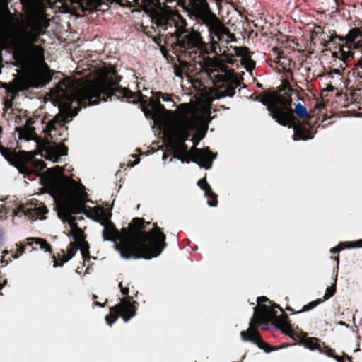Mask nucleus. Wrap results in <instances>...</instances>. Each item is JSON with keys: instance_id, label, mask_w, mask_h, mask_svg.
I'll return each instance as SVG.
<instances>
[{"instance_id": "f257e3e1", "label": "nucleus", "mask_w": 362, "mask_h": 362, "mask_svg": "<svg viewBox=\"0 0 362 362\" xmlns=\"http://www.w3.org/2000/svg\"><path fill=\"white\" fill-rule=\"evenodd\" d=\"M151 21L156 25L159 33L165 35V44L170 45L175 54L199 63L202 67L211 69L215 66V61L206 56L209 53L218 54L217 49L221 44H228L235 41V36L230 41L211 38L209 30L210 46L203 41L199 32L187 28V21L177 11L153 10L151 13Z\"/></svg>"}, {"instance_id": "f03ea898", "label": "nucleus", "mask_w": 362, "mask_h": 362, "mask_svg": "<svg viewBox=\"0 0 362 362\" xmlns=\"http://www.w3.org/2000/svg\"><path fill=\"white\" fill-rule=\"evenodd\" d=\"M151 222L143 218H134L128 228H122L119 232L110 219L103 225V238L105 240L113 241L116 249L125 259H150L158 257L166 247L165 234L157 223L153 228L146 230Z\"/></svg>"}, {"instance_id": "7ed1b4c3", "label": "nucleus", "mask_w": 362, "mask_h": 362, "mask_svg": "<svg viewBox=\"0 0 362 362\" xmlns=\"http://www.w3.org/2000/svg\"><path fill=\"white\" fill-rule=\"evenodd\" d=\"M294 91L289 81L283 80L277 90H268L259 94L256 100L267 107L269 115L280 125L293 128V139L308 140L313 138L314 132L309 122H300L296 119L309 117L306 107L300 103L292 108L291 94Z\"/></svg>"}, {"instance_id": "20e7f679", "label": "nucleus", "mask_w": 362, "mask_h": 362, "mask_svg": "<svg viewBox=\"0 0 362 362\" xmlns=\"http://www.w3.org/2000/svg\"><path fill=\"white\" fill-rule=\"evenodd\" d=\"M120 80L121 76H118L115 83L98 81L90 84L82 91L81 103L98 104L100 101H107L115 96L117 99L126 98L134 104L140 103L142 111L148 118L156 119L166 111L156 92L152 91L153 95L148 98L139 90L132 92L122 88L118 85Z\"/></svg>"}, {"instance_id": "39448f33", "label": "nucleus", "mask_w": 362, "mask_h": 362, "mask_svg": "<svg viewBox=\"0 0 362 362\" xmlns=\"http://www.w3.org/2000/svg\"><path fill=\"white\" fill-rule=\"evenodd\" d=\"M270 322L285 334L293 339L298 337V334L292 329L288 316L284 313L281 307L274 303L272 306L260 305L258 308H254V314L248 329L240 332L241 339L244 341L256 344L267 353L276 350V348L270 346L262 339L257 329L260 325H263L261 328L262 330L267 329V326Z\"/></svg>"}, {"instance_id": "423d86ee", "label": "nucleus", "mask_w": 362, "mask_h": 362, "mask_svg": "<svg viewBox=\"0 0 362 362\" xmlns=\"http://www.w3.org/2000/svg\"><path fill=\"white\" fill-rule=\"evenodd\" d=\"M139 6H148L156 3L163 4L167 7L173 5L168 4L176 3L184 8L189 17L197 24L205 25L209 28L211 38L218 37V40L230 41L234 38V34L214 13L206 0H132Z\"/></svg>"}, {"instance_id": "0eeeda50", "label": "nucleus", "mask_w": 362, "mask_h": 362, "mask_svg": "<svg viewBox=\"0 0 362 362\" xmlns=\"http://www.w3.org/2000/svg\"><path fill=\"white\" fill-rule=\"evenodd\" d=\"M56 168L62 174L60 180L55 187L54 193L58 199V216L64 223H67L72 230L82 233L78 227L76 218L73 214L83 212V203L88 202V195L82 184L63 174L64 169L59 166Z\"/></svg>"}, {"instance_id": "6e6552de", "label": "nucleus", "mask_w": 362, "mask_h": 362, "mask_svg": "<svg viewBox=\"0 0 362 362\" xmlns=\"http://www.w3.org/2000/svg\"><path fill=\"white\" fill-rule=\"evenodd\" d=\"M42 34L41 23L35 22L19 28L15 34H6L4 41L6 46L13 51L16 60L23 63L43 60L44 48L35 45Z\"/></svg>"}, {"instance_id": "1a4fd4ad", "label": "nucleus", "mask_w": 362, "mask_h": 362, "mask_svg": "<svg viewBox=\"0 0 362 362\" xmlns=\"http://www.w3.org/2000/svg\"><path fill=\"white\" fill-rule=\"evenodd\" d=\"M95 82H90L79 89L76 93L74 92V87L69 79H63L56 87V97L69 110V112H61L55 115L49 120L44 128V132L49 134L53 130H56L58 127H62L65 123L68 122L74 116H76L78 110H72L71 105L74 100H78V104L81 107L93 105V104L82 103V91L87 86Z\"/></svg>"}, {"instance_id": "9d476101", "label": "nucleus", "mask_w": 362, "mask_h": 362, "mask_svg": "<svg viewBox=\"0 0 362 362\" xmlns=\"http://www.w3.org/2000/svg\"><path fill=\"white\" fill-rule=\"evenodd\" d=\"M170 148L174 158L187 163L192 161L205 169L211 168L213 161L217 156V153L211 152L209 147L197 148L192 146L189 150L185 142H172Z\"/></svg>"}, {"instance_id": "9b49d317", "label": "nucleus", "mask_w": 362, "mask_h": 362, "mask_svg": "<svg viewBox=\"0 0 362 362\" xmlns=\"http://www.w3.org/2000/svg\"><path fill=\"white\" fill-rule=\"evenodd\" d=\"M179 110L182 113V122L175 130L176 141L173 142H185L191 136L190 132L197 129L199 122L203 117H188L189 105L183 103L179 105Z\"/></svg>"}, {"instance_id": "f8f14e48", "label": "nucleus", "mask_w": 362, "mask_h": 362, "mask_svg": "<svg viewBox=\"0 0 362 362\" xmlns=\"http://www.w3.org/2000/svg\"><path fill=\"white\" fill-rule=\"evenodd\" d=\"M136 303L132 297H124L120 303L110 308V313L105 317L107 323L112 325L119 316L124 322L129 321L136 315Z\"/></svg>"}, {"instance_id": "ddd939ff", "label": "nucleus", "mask_w": 362, "mask_h": 362, "mask_svg": "<svg viewBox=\"0 0 362 362\" xmlns=\"http://www.w3.org/2000/svg\"><path fill=\"white\" fill-rule=\"evenodd\" d=\"M219 81L222 84L214 94V99H219L226 96L233 97L235 93V88L240 86L242 82L237 76L229 74L219 76Z\"/></svg>"}, {"instance_id": "4468645a", "label": "nucleus", "mask_w": 362, "mask_h": 362, "mask_svg": "<svg viewBox=\"0 0 362 362\" xmlns=\"http://www.w3.org/2000/svg\"><path fill=\"white\" fill-rule=\"evenodd\" d=\"M302 334L301 337L298 335V338H300L305 347L312 351L317 350L320 353L334 358L337 362H344L343 357L335 354L334 350L327 346L325 342L321 341L320 339L308 337L305 334Z\"/></svg>"}, {"instance_id": "2eb2a0df", "label": "nucleus", "mask_w": 362, "mask_h": 362, "mask_svg": "<svg viewBox=\"0 0 362 362\" xmlns=\"http://www.w3.org/2000/svg\"><path fill=\"white\" fill-rule=\"evenodd\" d=\"M339 49L343 48L349 57L353 58V53L351 49H359L362 47V30L360 28H354L349 30L345 37H339Z\"/></svg>"}, {"instance_id": "dca6fc26", "label": "nucleus", "mask_w": 362, "mask_h": 362, "mask_svg": "<svg viewBox=\"0 0 362 362\" xmlns=\"http://www.w3.org/2000/svg\"><path fill=\"white\" fill-rule=\"evenodd\" d=\"M18 213L22 214L27 216L30 220L45 219V214L48 213L47 206L42 202L27 203L21 204L18 207Z\"/></svg>"}, {"instance_id": "f3484780", "label": "nucleus", "mask_w": 362, "mask_h": 362, "mask_svg": "<svg viewBox=\"0 0 362 362\" xmlns=\"http://www.w3.org/2000/svg\"><path fill=\"white\" fill-rule=\"evenodd\" d=\"M87 202L83 203V212L88 218L100 223L101 225L105 223L110 218L111 214H107L103 207L98 206L90 209H87L88 206L86 205Z\"/></svg>"}, {"instance_id": "a211bd4d", "label": "nucleus", "mask_w": 362, "mask_h": 362, "mask_svg": "<svg viewBox=\"0 0 362 362\" xmlns=\"http://www.w3.org/2000/svg\"><path fill=\"white\" fill-rule=\"evenodd\" d=\"M272 52L274 56L273 62L285 71L286 78L291 76L293 78V72L289 68L291 63V59L286 57L278 47H274ZM287 80L288 81V78Z\"/></svg>"}, {"instance_id": "6ab92c4d", "label": "nucleus", "mask_w": 362, "mask_h": 362, "mask_svg": "<svg viewBox=\"0 0 362 362\" xmlns=\"http://www.w3.org/2000/svg\"><path fill=\"white\" fill-rule=\"evenodd\" d=\"M78 249L79 245L78 244V241L71 242L69 247L67 248V254L65 253L64 250H61L62 253H58V259L60 262L56 260V257L53 255L52 258L54 259V267H62L65 262H67L76 255Z\"/></svg>"}, {"instance_id": "aec40b11", "label": "nucleus", "mask_w": 362, "mask_h": 362, "mask_svg": "<svg viewBox=\"0 0 362 362\" xmlns=\"http://www.w3.org/2000/svg\"><path fill=\"white\" fill-rule=\"evenodd\" d=\"M333 56L336 57V59L334 60L332 66H336L337 62H340V64L338 68H332L331 71L332 73H334L338 75L342 74L343 71L345 70L347 66V60L350 58L349 57V53L346 54V50L343 48L339 49V52H333Z\"/></svg>"}, {"instance_id": "412c9836", "label": "nucleus", "mask_w": 362, "mask_h": 362, "mask_svg": "<svg viewBox=\"0 0 362 362\" xmlns=\"http://www.w3.org/2000/svg\"><path fill=\"white\" fill-rule=\"evenodd\" d=\"M53 75L50 72V70L48 71H39L34 73L30 76V81L31 85L33 87H42L49 82H50L52 79Z\"/></svg>"}, {"instance_id": "4be33fe9", "label": "nucleus", "mask_w": 362, "mask_h": 362, "mask_svg": "<svg viewBox=\"0 0 362 362\" xmlns=\"http://www.w3.org/2000/svg\"><path fill=\"white\" fill-rule=\"evenodd\" d=\"M35 119L33 117L28 118L25 125L21 127H16V131L18 132L19 138L25 139L26 140L32 139L35 134V128L32 125L35 123Z\"/></svg>"}, {"instance_id": "5701e85b", "label": "nucleus", "mask_w": 362, "mask_h": 362, "mask_svg": "<svg viewBox=\"0 0 362 362\" xmlns=\"http://www.w3.org/2000/svg\"><path fill=\"white\" fill-rule=\"evenodd\" d=\"M16 249L13 252L12 250H11L9 252L6 250H4L2 252L3 255L1 257L0 262L1 264H4L5 265H7L8 263V260L6 259V255L8 254L9 252L11 253L12 258L17 259L20 256L23 255L25 253V247L29 246L26 244V240L25 241V243L23 244L21 243H18L16 245ZM11 259H9V262H11Z\"/></svg>"}, {"instance_id": "b1692460", "label": "nucleus", "mask_w": 362, "mask_h": 362, "mask_svg": "<svg viewBox=\"0 0 362 362\" xmlns=\"http://www.w3.org/2000/svg\"><path fill=\"white\" fill-rule=\"evenodd\" d=\"M340 36L337 35H329V33L323 31L317 37H316L315 42H318L322 47H329L331 44H334L337 39L339 40Z\"/></svg>"}, {"instance_id": "393cba45", "label": "nucleus", "mask_w": 362, "mask_h": 362, "mask_svg": "<svg viewBox=\"0 0 362 362\" xmlns=\"http://www.w3.org/2000/svg\"><path fill=\"white\" fill-rule=\"evenodd\" d=\"M199 117H204V119L202 120H200V122H199V124H202L203 127H204V129L202 130H199V131L197 132L194 134V136H193L192 140L193 141V143H194V146H195V147H197V146L198 145L199 142L202 139H204V137L205 136V134L206 133V130L208 129V123L211 120V118H208V117H206L205 115H200Z\"/></svg>"}, {"instance_id": "a878e982", "label": "nucleus", "mask_w": 362, "mask_h": 362, "mask_svg": "<svg viewBox=\"0 0 362 362\" xmlns=\"http://www.w3.org/2000/svg\"><path fill=\"white\" fill-rule=\"evenodd\" d=\"M362 247V238L356 241L340 242L339 244L330 250L332 254L338 253L344 249Z\"/></svg>"}, {"instance_id": "bb28decb", "label": "nucleus", "mask_w": 362, "mask_h": 362, "mask_svg": "<svg viewBox=\"0 0 362 362\" xmlns=\"http://www.w3.org/2000/svg\"><path fill=\"white\" fill-rule=\"evenodd\" d=\"M26 244L29 246H33L35 244V245H39L40 248L45 252H52L50 244H49L45 239L42 238H26Z\"/></svg>"}, {"instance_id": "cd10ccee", "label": "nucleus", "mask_w": 362, "mask_h": 362, "mask_svg": "<svg viewBox=\"0 0 362 362\" xmlns=\"http://www.w3.org/2000/svg\"><path fill=\"white\" fill-rule=\"evenodd\" d=\"M349 76H353L356 78V82L358 83V86L362 88V57L358 61L356 66L349 72Z\"/></svg>"}, {"instance_id": "c85d7f7f", "label": "nucleus", "mask_w": 362, "mask_h": 362, "mask_svg": "<svg viewBox=\"0 0 362 362\" xmlns=\"http://www.w3.org/2000/svg\"><path fill=\"white\" fill-rule=\"evenodd\" d=\"M323 303L321 298H318L316 300L310 302L308 304L305 305L303 308L298 311H295L291 306H286V310L288 311L291 312L292 313H300L302 312H307L309 311L313 308H315L316 306L320 305V303Z\"/></svg>"}, {"instance_id": "c756f323", "label": "nucleus", "mask_w": 362, "mask_h": 362, "mask_svg": "<svg viewBox=\"0 0 362 362\" xmlns=\"http://www.w3.org/2000/svg\"><path fill=\"white\" fill-rule=\"evenodd\" d=\"M79 249L84 259L90 258L89 244L85 240H78Z\"/></svg>"}, {"instance_id": "7c9ffc66", "label": "nucleus", "mask_w": 362, "mask_h": 362, "mask_svg": "<svg viewBox=\"0 0 362 362\" xmlns=\"http://www.w3.org/2000/svg\"><path fill=\"white\" fill-rule=\"evenodd\" d=\"M337 276H336L334 282L332 284V286L328 287L326 289L325 294L324 295L323 298H321L322 302L329 299L331 297H332L336 293V291H337Z\"/></svg>"}, {"instance_id": "2f4dec72", "label": "nucleus", "mask_w": 362, "mask_h": 362, "mask_svg": "<svg viewBox=\"0 0 362 362\" xmlns=\"http://www.w3.org/2000/svg\"><path fill=\"white\" fill-rule=\"evenodd\" d=\"M204 194L207 197V203L209 206H217L218 196L212 191L211 188H210V192H209V193H207V192H206V193Z\"/></svg>"}, {"instance_id": "473e14b6", "label": "nucleus", "mask_w": 362, "mask_h": 362, "mask_svg": "<svg viewBox=\"0 0 362 362\" xmlns=\"http://www.w3.org/2000/svg\"><path fill=\"white\" fill-rule=\"evenodd\" d=\"M242 64L247 71H252L255 68V62L247 56L243 57Z\"/></svg>"}, {"instance_id": "72a5a7b5", "label": "nucleus", "mask_w": 362, "mask_h": 362, "mask_svg": "<svg viewBox=\"0 0 362 362\" xmlns=\"http://www.w3.org/2000/svg\"><path fill=\"white\" fill-rule=\"evenodd\" d=\"M54 153L57 158L66 156L68 153V148L63 144H60L54 149Z\"/></svg>"}, {"instance_id": "f704fd0d", "label": "nucleus", "mask_w": 362, "mask_h": 362, "mask_svg": "<svg viewBox=\"0 0 362 362\" xmlns=\"http://www.w3.org/2000/svg\"><path fill=\"white\" fill-rule=\"evenodd\" d=\"M324 31L323 28L320 25H315L312 32L310 39L311 41L315 44V39L321 33Z\"/></svg>"}, {"instance_id": "c9c22d12", "label": "nucleus", "mask_w": 362, "mask_h": 362, "mask_svg": "<svg viewBox=\"0 0 362 362\" xmlns=\"http://www.w3.org/2000/svg\"><path fill=\"white\" fill-rule=\"evenodd\" d=\"M197 185L198 186L202 189L204 191V194L206 193V192H207V193H209V192H210V188H211V186L209 185V184L207 182L206 178H202V179H200L198 182H197Z\"/></svg>"}, {"instance_id": "e433bc0d", "label": "nucleus", "mask_w": 362, "mask_h": 362, "mask_svg": "<svg viewBox=\"0 0 362 362\" xmlns=\"http://www.w3.org/2000/svg\"><path fill=\"white\" fill-rule=\"evenodd\" d=\"M15 93L12 92L11 98H6L4 101V105L6 109H10L13 106V100L14 99Z\"/></svg>"}, {"instance_id": "4c0bfd02", "label": "nucleus", "mask_w": 362, "mask_h": 362, "mask_svg": "<svg viewBox=\"0 0 362 362\" xmlns=\"http://www.w3.org/2000/svg\"><path fill=\"white\" fill-rule=\"evenodd\" d=\"M156 94L157 95V96L159 98V100L160 98H162L163 100L165 101V102L171 101L172 100L171 95L168 94V93H162L160 91H158V92H156Z\"/></svg>"}, {"instance_id": "58836bf2", "label": "nucleus", "mask_w": 362, "mask_h": 362, "mask_svg": "<svg viewBox=\"0 0 362 362\" xmlns=\"http://www.w3.org/2000/svg\"><path fill=\"white\" fill-rule=\"evenodd\" d=\"M334 90H335V88L333 86L329 85V86H327L326 89H323L322 90V93H321L322 96V97H326V96H327V92H329V91H334Z\"/></svg>"}, {"instance_id": "ea45409f", "label": "nucleus", "mask_w": 362, "mask_h": 362, "mask_svg": "<svg viewBox=\"0 0 362 362\" xmlns=\"http://www.w3.org/2000/svg\"><path fill=\"white\" fill-rule=\"evenodd\" d=\"M6 284H7L6 278L5 277L4 274H3L1 273V272L0 271V284H2V285H0L1 290L6 285Z\"/></svg>"}, {"instance_id": "a19ab883", "label": "nucleus", "mask_w": 362, "mask_h": 362, "mask_svg": "<svg viewBox=\"0 0 362 362\" xmlns=\"http://www.w3.org/2000/svg\"><path fill=\"white\" fill-rule=\"evenodd\" d=\"M257 301L258 303V305L256 308H258L260 305H264L263 303H266L268 301L270 302L269 298L266 296L258 297Z\"/></svg>"}, {"instance_id": "79ce46f5", "label": "nucleus", "mask_w": 362, "mask_h": 362, "mask_svg": "<svg viewBox=\"0 0 362 362\" xmlns=\"http://www.w3.org/2000/svg\"><path fill=\"white\" fill-rule=\"evenodd\" d=\"M121 292H122V293L124 296H127L126 297H129V296H128V294H129V288H128V287H124V288L121 290Z\"/></svg>"}, {"instance_id": "37998d69", "label": "nucleus", "mask_w": 362, "mask_h": 362, "mask_svg": "<svg viewBox=\"0 0 362 362\" xmlns=\"http://www.w3.org/2000/svg\"><path fill=\"white\" fill-rule=\"evenodd\" d=\"M331 258H332V257H331ZM333 259L337 261V266L339 265V256H336L334 257H333Z\"/></svg>"}, {"instance_id": "c03bdc74", "label": "nucleus", "mask_w": 362, "mask_h": 362, "mask_svg": "<svg viewBox=\"0 0 362 362\" xmlns=\"http://www.w3.org/2000/svg\"><path fill=\"white\" fill-rule=\"evenodd\" d=\"M338 324L341 325V326H346V327H348V325H346V322H344V321H340V322H339Z\"/></svg>"}, {"instance_id": "a18cd8bd", "label": "nucleus", "mask_w": 362, "mask_h": 362, "mask_svg": "<svg viewBox=\"0 0 362 362\" xmlns=\"http://www.w3.org/2000/svg\"><path fill=\"white\" fill-rule=\"evenodd\" d=\"M139 161H140V159H139V158H137V159L134 161V163L132 165V166H134V165H135L138 164V163H139Z\"/></svg>"}, {"instance_id": "49530a36", "label": "nucleus", "mask_w": 362, "mask_h": 362, "mask_svg": "<svg viewBox=\"0 0 362 362\" xmlns=\"http://www.w3.org/2000/svg\"><path fill=\"white\" fill-rule=\"evenodd\" d=\"M95 304L96 305H98V306H100V307H104V306H105V305H104V304H101V303H99V302H95Z\"/></svg>"}, {"instance_id": "de8ad7c7", "label": "nucleus", "mask_w": 362, "mask_h": 362, "mask_svg": "<svg viewBox=\"0 0 362 362\" xmlns=\"http://www.w3.org/2000/svg\"><path fill=\"white\" fill-rule=\"evenodd\" d=\"M168 156V154H167V153H164V154H163V160L167 159Z\"/></svg>"}, {"instance_id": "09e8293b", "label": "nucleus", "mask_w": 362, "mask_h": 362, "mask_svg": "<svg viewBox=\"0 0 362 362\" xmlns=\"http://www.w3.org/2000/svg\"><path fill=\"white\" fill-rule=\"evenodd\" d=\"M119 287L120 290H122L124 288L123 286H122V282H120L119 284Z\"/></svg>"}, {"instance_id": "8fccbe9b", "label": "nucleus", "mask_w": 362, "mask_h": 362, "mask_svg": "<svg viewBox=\"0 0 362 362\" xmlns=\"http://www.w3.org/2000/svg\"><path fill=\"white\" fill-rule=\"evenodd\" d=\"M257 85V86H258L259 88H262V84H260V83H258Z\"/></svg>"}, {"instance_id": "3c124183", "label": "nucleus", "mask_w": 362, "mask_h": 362, "mask_svg": "<svg viewBox=\"0 0 362 362\" xmlns=\"http://www.w3.org/2000/svg\"><path fill=\"white\" fill-rule=\"evenodd\" d=\"M98 298V297H97V296H96V295H93V299H95V298Z\"/></svg>"}, {"instance_id": "603ef678", "label": "nucleus", "mask_w": 362, "mask_h": 362, "mask_svg": "<svg viewBox=\"0 0 362 362\" xmlns=\"http://www.w3.org/2000/svg\"><path fill=\"white\" fill-rule=\"evenodd\" d=\"M32 250H37V248H36V247H32Z\"/></svg>"}, {"instance_id": "864d4df0", "label": "nucleus", "mask_w": 362, "mask_h": 362, "mask_svg": "<svg viewBox=\"0 0 362 362\" xmlns=\"http://www.w3.org/2000/svg\"><path fill=\"white\" fill-rule=\"evenodd\" d=\"M346 357H347V358H348V359H349V360H351V357H349V356H347Z\"/></svg>"}, {"instance_id": "5fc2aeb1", "label": "nucleus", "mask_w": 362, "mask_h": 362, "mask_svg": "<svg viewBox=\"0 0 362 362\" xmlns=\"http://www.w3.org/2000/svg\"><path fill=\"white\" fill-rule=\"evenodd\" d=\"M337 4H339V2L337 1Z\"/></svg>"}]
</instances>
